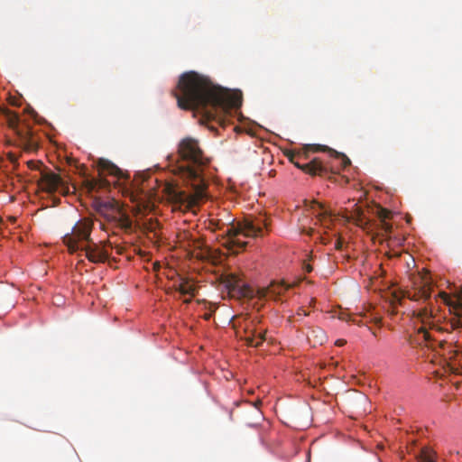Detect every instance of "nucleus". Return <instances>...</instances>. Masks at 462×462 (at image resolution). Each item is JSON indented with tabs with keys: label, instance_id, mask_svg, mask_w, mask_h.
I'll return each instance as SVG.
<instances>
[{
	"label": "nucleus",
	"instance_id": "20e7f679",
	"mask_svg": "<svg viewBox=\"0 0 462 462\" xmlns=\"http://www.w3.org/2000/svg\"><path fill=\"white\" fill-rule=\"evenodd\" d=\"M210 225L216 229L223 230V234L226 236L225 245L234 254L244 250L247 245L245 241L241 239L244 237H257L263 236V227L267 228L268 223L266 219L258 217L254 219L246 218L243 222L236 224L220 223L219 220H211Z\"/></svg>",
	"mask_w": 462,
	"mask_h": 462
},
{
	"label": "nucleus",
	"instance_id": "393cba45",
	"mask_svg": "<svg viewBox=\"0 0 462 462\" xmlns=\"http://www.w3.org/2000/svg\"><path fill=\"white\" fill-rule=\"evenodd\" d=\"M346 344V340L345 339H338L336 341V345L338 346H342Z\"/></svg>",
	"mask_w": 462,
	"mask_h": 462
},
{
	"label": "nucleus",
	"instance_id": "aec40b11",
	"mask_svg": "<svg viewBox=\"0 0 462 462\" xmlns=\"http://www.w3.org/2000/svg\"><path fill=\"white\" fill-rule=\"evenodd\" d=\"M108 186V182L102 179L100 180H88L86 181V187L89 192L94 191L97 188H105Z\"/></svg>",
	"mask_w": 462,
	"mask_h": 462
},
{
	"label": "nucleus",
	"instance_id": "423d86ee",
	"mask_svg": "<svg viewBox=\"0 0 462 462\" xmlns=\"http://www.w3.org/2000/svg\"><path fill=\"white\" fill-rule=\"evenodd\" d=\"M92 230V222L87 219L78 221L70 234H66L63 236V243L67 245L70 254L77 253L79 248L84 245L83 242L88 243Z\"/></svg>",
	"mask_w": 462,
	"mask_h": 462
},
{
	"label": "nucleus",
	"instance_id": "c756f323",
	"mask_svg": "<svg viewBox=\"0 0 462 462\" xmlns=\"http://www.w3.org/2000/svg\"><path fill=\"white\" fill-rule=\"evenodd\" d=\"M438 345H439V347H443L444 343L443 342H439Z\"/></svg>",
	"mask_w": 462,
	"mask_h": 462
},
{
	"label": "nucleus",
	"instance_id": "f03ea898",
	"mask_svg": "<svg viewBox=\"0 0 462 462\" xmlns=\"http://www.w3.org/2000/svg\"><path fill=\"white\" fill-rule=\"evenodd\" d=\"M178 155L179 160L174 171L189 183L192 191L187 192L170 184L165 187V190L175 208L188 210L205 198L206 182L202 172L208 160L205 157L199 142L191 137H186L180 142Z\"/></svg>",
	"mask_w": 462,
	"mask_h": 462
},
{
	"label": "nucleus",
	"instance_id": "4be33fe9",
	"mask_svg": "<svg viewBox=\"0 0 462 462\" xmlns=\"http://www.w3.org/2000/svg\"><path fill=\"white\" fill-rule=\"evenodd\" d=\"M342 246H343V242L340 239H337V241L335 243V248L337 250H341Z\"/></svg>",
	"mask_w": 462,
	"mask_h": 462
},
{
	"label": "nucleus",
	"instance_id": "7c9ffc66",
	"mask_svg": "<svg viewBox=\"0 0 462 462\" xmlns=\"http://www.w3.org/2000/svg\"><path fill=\"white\" fill-rule=\"evenodd\" d=\"M324 337H324V335L322 334V338H321L320 344H323L322 339H323Z\"/></svg>",
	"mask_w": 462,
	"mask_h": 462
},
{
	"label": "nucleus",
	"instance_id": "5701e85b",
	"mask_svg": "<svg viewBox=\"0 0 462 462\" xmlns=\"http://www.w3.org/2000/svg\"><path fill=\"white\" fill-rule=\"evenodd\" d=\"M386 254H387L388 258L399 257L400 256V253H398V252H394L393 254L388 252Z\"/></svg>",
	"mask_w": 462,
	"mask_h": 462
},
{
	"label": "nucleus",
	"instance_id": "2f4dec72",
	"mask_svg": "<svg viewBox=\"0 0 462 462\" xmlns=\"http://www.w3.org/2000/svg\"><path fill=\"white\" fill-rule=\"evenodd\" d=\"M0 223H2V218L0 217Z\"/></svg>",
	"mask_w": 462,
	"mask_h": 462
},
{
	"label": "nucleus",
	"instance_id": "bb28decb",
	"mask_svg": "<svg viewBox=\"0 0 462 462\" xmlns=\"http://www.w3.org/2000/svg\"><path fill=\"white\" fill-rule=\"evenodd\" d=\"M304 268L307 273H310L312 271V267L310 264L305 265Z\"/></svg>",
	"mask_w": 462,
	"mask_h": 462
},
{
	"label": "nucleus",
	"instance_id": "ddd939ff",
	"mask_svg": "<svg viewBox=\"0 0 462 462\" xmlns=\"http://www.w3.org/2000/svg\"><path fill=\"white\" fill-rule=\"evenodd\" d=\"M97 167L99 171V175L102 176L104 174H108L111 176H115L117 179L127 178L128 176L125 174L121 169H119L116 164L111 162L106 159H99L97 162Z\"/></svg>",
	"mask_w": 462,
	"mask_h": 462
},
{
	"label": "nucleus",
	"instance_id": "a211bd4d",
	"mask_svg": "<svg viewBox=\"0 0 462 462\" xmlns=\"http://www.w3.org/2000/svg\"><path fill=\"white\" fill-rule=\"evenodd\" d=\"M328 150L332 158L340 160V164H341L342 168L345 169L351 164L349 158L346 155H345L344 153L338 152L332 149H328Z\"/></svg>",
	"mask_w": 462,
	"mask_h": 462
},
{
	"label": "nucleus",
	"instance_id": "dca6fc26",
	"mask_svg": "<svg viewBox=\"0 0 462 462\" xmlns=\"http://www.w3.org/2000/svg\"><path fill=\"white\" fill-rule=\"evenodd\" d=\"M377 215L380 220V229L384 235H389L392 233L393 226L388 222L393 216V213L383 208H379L377 211Z\"/></svg>",
	"mask_w": 462,
	"mask_h": 462
},
{
	"label": "nucleus",
	"instance_id": "f257e3e1",
	"mask_svg": "<svg viewBox=\"0 0 462 462\" xmlns=\"http://www.w3.org/2000/svg\"><path fill=\"white\" fill-rule=\"evenodd\" d=\"M177 88L174 96L179 107L199 111L208 121L220 122L223 116L242 105L241 91L215 85L208 76L193 70L180 75Z\"/></svg>",
	"mask_w": 462,
	"mask_h": 462
},
{
	"label": "nucleus",
	"instance_id": "1a4fd4ad",
	"mask_svg": "<svg viewBox=\"0 0 462 462\" xmlns=\"http://www.w3.org/2000/svg\"><path fill=\"white\" fill-rule=\"evenodd\" d=\"M221 282L232 297H253L254 291L246 285L243 280L235 273L225 274L221 277Z\"/></svg>",
	"mask_w": 462,
	"mask_h": 462
},
{
	"label": "nucleus",
	"instance_id": "b1692460",
	"mask_svg": "<svg viewBox=\"0 0 462 462\" xmlns=\"http://www.w3.org/2000/svg\"><path fill=\"white\" fill-rule=\"evenodd\" d=\"M129 193L130 199L133 202H135L138 200L137 196L134 194V192L127 191Z\"/></svg>",
	"mask_w": 462,
	"mask_h": 462
},
{
	"label": "nucleus",
	"instance_id": "f8f14e48",
	"mask_svg": "<svg viewBox=\"0 0 462 462\" xmlns=\"http://www.w3.org/2000/svg\"><path fill=\"white\" fill-rule=\"evenodd\" d=\"M40 185L47 192H55L62 187V180L54 172H44L42 174Z\"/></svg>",
	"mask_w": 462,
	"mask_h": 462
},
{
	"label": "nucleus",
	"instance_id": "0eeeda50",
	"mask_svg": "<svg viewBox=\"0 0 462 462\" xmlns=\"http://www.w3.org/2000/svg\"><path fill=\"white\" fill-rule=\"evenodd\" d=\"M96 210L108 220L118 221L125 228H130L132 221L122 212L120 204L116 199L101 200L95 199Z\"/></svg>",
	"mask_w": 462,
	"mask_h": 462
},
{
	"label": "nucleus",
	"instance_id": "c85d7f7f",
	"mask_svg": "<svg viewBox=\"0 0 462 462\" xmlns=\"http://www.w3.org/2000/svg\"><path fill=\"white\" fill-rule=\"evenodd\" d=\"M303 156L305 159H308V151L307 150L303 152Z\"/></svg>",
	"mask_w": 462,
	"mask_h": 462
},
{
	"label": "nucleus",
	"instance_id": "f3484780",
	"mask_svg": "<svg viewBox=\"0 0 462 462\" xmlns=\"http://www.w3.org/2000/svg\"><path fill=\"white\" fill-rule=\"evenodd\" d=\"M245 339L249 346L258 347L265 340V331L251 330Z\"/></svg>",
	"mask_w": 462,
	"mask_h": 462
},
{
	"label": "nucleus",
	"instance_id": "412c9836",
	"mask_svg": "<svg viewBox=\"0 0 462 462\" xmlns=\"http://www.w3.org/2000/svg\"><path fill=\"white\" fill-rule=\"evenodd\" d=\"M439 296L443 300V301L447 305H451L450 298H449V296L446 292L441 291V292H439Z\"/></svg>",
	"mask_w": 462,
	"mask_h": 462
},
{
	"label": "nucleus",
	"instance_id": "7ed1b4c3",
	"mask_svg": "<svg viewBox=\"0 0 462 462\" xmlns=\"http://www.w3.org/2000/svg\"><path fill=\"white\" fill-rule=\"evenodd\" d=\"M433 290L432 280L429 273L418 274L413 282L411 291L405 292L404 297L411 300L425 303L426 306L417 311V318L422 323V326L418 328L417 335L420 343H424L428 347L435 349V340L429 329H431L435 325L433 321L434 310L431 298Z\"/></svg>",
	"mask_w": 462,
	"mask_h": 462
},
{
	"label": "nucleus",
	"instance_id": "9b49d317",
	"mask_svg": "<svg viewBox=\"0 0 462 462\" xmlns=\"http://www.w3.org/2000/svg\"><path fill=\"white\" fill-rule=\"evenodd\" d=\"M291 287L284 282H272L269 286L258 288L256 296L260 300L272 299L273 300H282V296Z\"/></svg>",
	"mask_w": 462,
	"mask_h": 462
},
{
	"label": "nucleus",
	"instance_id": "cd10ccee",
	"mask_svg": "<svg viewBox=\"0 0 462 462\" xmlns=\"http://www.w3.org/2000/svg\"><path fill=\"white\" fill-rule=\"evenodd\" d=\"M451 365V370L454 372V373H457V368H455L453 366V365Z\"/></svg>",
	"mask_w": 462,
	"mask_h": 462
},
{
	"label": "nucleus",
	"instance_id": "2eb2a0df",
	"mask_svg": "<svg viewBox=\"0 0 462 462\" xmlns=\"http://www.w3.org/2000/svg\"><path fill=\"white\" fill-rule=\"evenodd\" d=\"M176 290L180 292L181 296L189 295V299H185L184 303H189L191 300V298L195 295L196 287L190 282L189 280L181 278L180 282L175 285Z\"/></svg>",
	"mask_w": 462,
	"mask_h": 462
},
{
	"label": "nucleus",
	"instance_id": "6ab92c4d",
	"mask_svg": "<svg viewBox=\"0 0 462 462\" xmlns=\"http://www.w3.org/2000/svg\"><path fill=\"white\" fill-rule=\"evenodd\" d=\"M419 459L420 462H435V452L425 447L421 448Z\"/></svg>",
	"mask_w": 462,
	"mask_h": 462
},
{
	"label": "nucleus",
	"instance_id": "39448f33",
	"mask_svg": "<svg viewBox=\"0 0 462 462\" xmlns=\"http://www.w3.org/2000/svg\"><path fill=\"white\" fill-rule=\"evenodd\" d=\"M0 122L15 133L18 146L26 152L38 149L40 137L31 125L18 114L6 107L0 108Z\"/></svg>",
	"mask_w": 462,
	"mask_h": 462
},
{
	"label": "nucleus",
	"instance_id": "a878e982",
	"mask_svg": "<svg viewBox=\"0 0 462 462\" xmlns=\"http://www.w3.org/2000/svg\"><path fill=\"white\" fill-rule=\"evenodd\" d=\"M362 211L360 210V225L366 224V221L362 217Z\"/></svg>",
	"mask_w": 462,
	"mask_h": 462
},
{
	"label": "nucleus",
	"instance_id": "6e6552de",
	"mask_svg": "<svg viewBox=\"0 0 462 462\" xmlns=\"http://www.w3.org/2000/svg\"><path fill=\"white\" fill-rule=\"evenodd\" d=\"M289 161L293 163L298 169H300L306 173H309L312 176L319 175L321 177H325L329 174L330 171L328 167L322 162V161L319 158H314L310 162L307 163H300L299 162L300 155L297 154L293 152H288L286 153Z\"/></svg>",
	"mask_w": 462,
	"mask_h": 462
},
{
	"label": "nucleus",
	"instance_id": "9d476101",
	"mask_svg": "<svg viewBox=\"0 0 462 462\" xmlns=\"http://www.w3.org/2000/svg\"><path fill=\"white\" fill-rule=\"evenodd\" d=\"M79 251L84 252L86 258L93 263H105L109 258L105 245L93 241L84 244Z\"/></svg>",
	"mask_w": 462,
	"mask_h": 462
},
{
	"label": "nucleus",
	"instance_id": "4468645a",
	"mask_svg": "<svg viewBox=\"0 0 462 462\" xmlns=\"http://www.w3.org/2000/svg\"><path fill=\"white\" fill-rule=\"evenodd\" d=\"M310 209L312 210V213L315 215L318 221H319L322 225H326L327 220L330 218V212L325 208L324 205L319 203L318 201H311L310 204Z\"/></svg>",
	"mask_w": 462,
	"mask_h": 462
}]
</instances>
